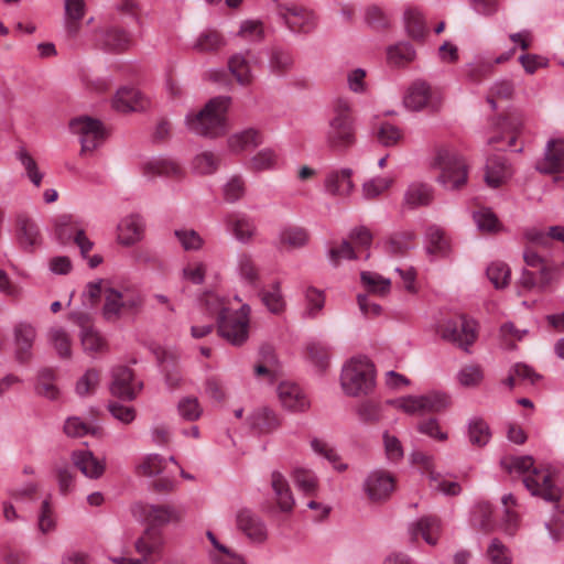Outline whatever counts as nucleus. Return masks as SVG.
Here are the masks:
<instances>
[{
  "label": "nucleus",
  "instance_id": "nucleus-1",
  "mask_svg": "<svg viewBox=\"0 0 564 564\" xmlns=\"http://www.w3.org/2000/svg\"><path fill=\"white\" fill-rule=\"evenodd\" d=\"M231 97L212 98L199 111L188 113L185 118L187 129L200 137L219 138L228 132L227 111Z\"/></svg>",
  "mask_w": 564,
  "mask_h": 564
},
{
  "label": "nucleus",
  "instance_id": "nucleus-2",
  "mask_svg": "<svg viewBox=\"0 0 564 564\" xmlns=\"http://www.w3.org/2000/svg\"><path fill=\"white\" fill-rule=\"evenodd\" d=\"M356 143V129L350 113V105L345 99H337L334 116L326 132L327 147L337 153H345Z\"/></svg>",
  "mask_w": 564,
  "mask_h": 564
},
{
  "label": "nucleus",
  "instance_id": "nucleus-3",
  "mask_svg": "<svg viewBox=\"0 0 564 564\" xmlns=\"http://www.w3.org/2000/svg\"><path fill=\"white\" fill-rule=\"evenodd\" d=\"M340 384L347 395L368 394L375 386L372 362L367 357L351 358L343 367Z\"/></svg>",
  "mask_w": 564,
  "mask_h": 564
},
{
  "label": "nucleus",
  "instance_id": "nucleus-4",
  "mask_svg": "<svg viewBox=\"0 0 564 564\" xmlns=\"http://www.w3.org/2000/svg\"><path fill=\"white\" fill-rule=\"evenodd\" d=\"M142 305L141 293L131 286L105 289L102 314L107 321H117L126 313H137Z\"/></svg>",
  "mask_w": 564,
  "mask_h": 564
},
{
  "label": "nucleus",
  "instance_id": "nucleus-5",
  "mask_svg": "<svg viewBox=\"0 0 564 564\" xmlns=\"http://www.w3.org/2000/svg\"><path fill=\"white\" fill-rule=\"evenodd\" d=\"M437 165L441 173L436 180L445 189L457 191L467 184L468 165L462 155L442 152L437 156Z\"/></svg>",
  "mask_w": 564,
  "mask_h": 564
},
{
  "label": "nucleus",
  "instance_id": "nucleus-6",
  "mask_svg": "<svg viewBox=\"0 0 564 564\" xmlns=\"http://www.w3.org/2000/svg\"><path fill=\"white\" fill-rule=\"evenodd\" d=\"M393 403L405 413L414 415L441 412L449 405L451 401L445 393L433 391L423 395L400 398Z\"/></svg>",
  "mask_w": 564,
  "mask_h": 564
},
{
  "label": "nucleus",
  "instance_id": "nucleus-7",
  "mask_svg": "<svg viewBox=\"0 0 564 564\" xmlns=\"http://www.w3.org/2000/svg\"><path fill=\"white\" fill-rule=\"evenodd\" d=\"M523 484L533 496L555 502V508L564 514V491L554 486L550 474L533 469L531 475L523 478Z\"/></svg>",
  "mask_w": 564,
  "mask_h": 564
},
{
  "label": "nucleus",
  "instance_id": "nucleus-8",
  "mask_svg": "<svg viewBox=\"0 0 564 564\" xmlns=\"http://www.w3.org/2000/svg\"><path fill=\"white\" fill-rule=\"evenodd\" d=\"M55 237L62 245L74 242L79 248L83 258H87L94 247V242L70 215H62L56 219Z\"/></svg>",
  "mask_w": 564,
  "mask_h": 564
},
{
  "label": "nucleus",
  "instance_id": "nucleus-9",
  "mask_svg": "<svg viewBox=\"0 0 564 564\" xmlns=\"http://www.w3.org/2000/svg\"><path fill=\"white\" fill-rule=\"evenodd\" d=\"M70 129L80 138V154L97 149L106 138V131L100 120L90 117H78L70 121Z\"/></svg>",
  "mask_w": 564,
  "mask_h": 564
},
{
  "label": "nucleus",
  "instance_id": "nucleus-10",
  "mask_svg": "<svg viewBox=\"0 0 564 564\" xmlns=\"http://www.w3.org/2000/svg\"><path fill=\"white\" fill-rule=\"evenodd\" d=\"M441 336L467 351L477 338L476 324L465 316L448 319L441 328Z\"/></svg>",
  "mask_w": 564,
  "mask_h": 564
},
{
  "label": "nucleus",
  "instance_id": "nucleus-11",
  "mask_svg": "<svg viewBox=\"0 0 564 564\" xmlns=\"http://www.w3.org/2000/svg\"><path fill=\"white\" fill-rule=\"evenodd\" d=\"M236 529L252 543H263L268 539V529L263 519L252 509L242 507L235 514Z\"/></svg>",
  "mask_w": 564,
  "mask_h": 564
},
{
  "label": "nucleus",
  "instance_id": "nucleus-12",
  "mask_svg": "<svg viewBox=\"0 0 564 564\" xmlns=\"http://www.w3.org/2000/svg\"><path fill=\"white\" fill-rule=\"evenodd\" d=\"M276 14L293 33H310L316 26L313 12L303 7L276 3Z\"/></svg>",
  "mask_w": 564,
  "mask_h": 564
},
{
  "label": "nucleus",
  "instance_id": "nucleus-13",
  "mask_svg": "<svg viewBox=\"0 0 564 564\" xmlns=\"http://www.w3.org/2000/svg\"><path fill=\"white\" fill-rule=\"evenodd\" d=\"M524 124V118L522 113L518 111H511L503 116H499L492 122V128L497 134L488 139V144L495 145L505 139V135H510L508 140V147H513L517 137L521 133Z\"/></svg>",
  "mask_w": 564,
  "mask_h": 564
},
{
  "label": "nucleus",
  "instance_id": "nucleus-14",
  "mask_svg": "<svg viewBox=\"0 0 564 564\" xmlns=\"http://www.w3.org/2000/svg\"><path fill=\"white\" fill-rule=\"evenodd\" d=\"M364 490L372 502L383 501L394 490V478L386 470H373L366 477Z\"/></svg>",
  "mask_w": 564,
  "mask_h": 564
},
{
  "label": "nucleus",
  "instance_id": "nucleus-15",
  "mask_svg": "<svg viewBox=\"0 0 564 564\" xmlns=\"http://www.w3.org/2000/svg\"><path fill=\"white\" fill-rule=\"evenodd\" d=\"M141 389L142 382L135 381L130 368L120 366L112 370L110 384L112 395L123 400H133Z\"/></svg>",
  "mask_w": 564,
  "mask_h": 564
},
{
  "label": "nucleus",
  "instance_id": "nucleus-16",
  "mask_svg": "<svg viewBox=\"0 0 564 564\" xmlns=\"http://www.w3.org/2000/svg\"><path fill=\"white\" fill-rule=\"evenodd\" d=\"M404 106L413 111H420L429 108L431 111H438L441 101L432 97L431 87L423 80L414 82L408 89L404 99Z\"/></svg>",
  "mask_w": 564,
  "mask_h": 564
},
{
  "label": "nucleus",
  "instance_id": "nucleus-17",
  "mask_svg": "<svg viewBox=\"0 0 564 564\" xmlns=\"http://www.w3.org/2000/svg\"><path fill=\"white\" fill-rule=\"evenodd\" d=\"M542 174H557L564 171V139H550L546 142L543 158L535 164Z\"/></svg>",
  "mask_w": 564,
  "mask_h": 564
},
{
  "label": "nucleus",
  "instance_id": "nucleus-18",
  "mask_svg": "<svg viewBox=\"0 0 564 564\" xmlns=\"http://www.w3.org/2000/svg\"><path fill=\"white\" fill-rule=\"evenodd\" d=\"M14 334V357L19 364L31 361L33 354L32 347L36 338V329L26 322L18 323L13 329Z\"/></svg>",
  "mask_w": 564,
  "mask_h": 564
},
{
  "label": "nucleus",
  "instance_id": "nucleus-19",
  "mask_svg": "<svg viewBox=\"0 0 564 564\" xmlns=\"http://www.w3.org/2000/svg\"><path fill=\"white\" fill-rule=\"evenodd\" d=\"M258 61V56L252 51L246 50L229 57L228 68L239 85L249 86L253 82L252 64Z\"/></svg>",
  "mask_w": 564,
  "mask_h": 564
},
{
  "label": "nucleus",
  "instance_id": "nucleus-20",
  "mask_svg": "<svg viewBox=\"0 0 564 564\" xmlns=\"http://www.w3.org/2000/svg\"><path fill=\"white\" fill-rule=\"evenodd\" d=\"M218 334L228 343L235 346L242 345L249 334V326L230 314H221L218 319Z\"/></svg>",
  "mask_w": 564,
  "mask_h": 564
},
{
  "label": "nucleus",
  "instance_id": "nucleus-21",
  "mask_svg": "<svg viewBox=\"0 0 564 564\" xmlns=\"http://www.w3.org/2000/svg\"><path fill=\"white\" fill-rule=\"evenodd\" d=\"M512 166L500 154L490 155L485 166V182L491 188H498L512 176Z\"/></svg>",
  "mask_w": 564,
  "mask_h": 564
},
{
  "label": "nucleus",
  "instance_id": "nucleus-22",
  "mask_svg": "<svg viewBox=\"0 0 564 564\" xmlns=\"http://www.w3.org/2000/svg\"><path fill=\"white\" fill-rule=\"evenodd\" d=\"M17 240L24 251L33 252L42 243L37 224L26 216H19L17 220Z\"/></svg>",
  "mask_w": 564,
  "mask_h": 564
},
{
  "label": "nucleus",
  "instance_id": "nucleus-23",
  "mask_svg": "<svg viewBox=\"0 0 564 564\" xmlns=\"http://www.w3.org/2000/svg\"><path fill=\"white\" fill-rule=\"evenodd\" d=\"M141 510L142 516L151 524L150 528L162 527L183 519V512L170 505H144L141 506Z\"/></svg>",
  "mask_w": 564,
  "mask_h": 564
},
{
  "label": "nucleus",
  "instance_id": "nucleus-24",
  "mask_svg": "<svg viewBox=\"0 0 564 564\" xmlns=\"http://www.w3.org/2000/svg\"><path fill=\"white\" fill-rule=\"evenodd\" d=\"M98 43L106 52L122 53L131 46L132 37L119 26H109L100 33Z\"/></svg>",
  "mask_w": 564,
  "mask_h": 564
},
{
  "label": "nucleus",
  "instance_id": "nucleus-25",
  "mask_svg": "<svg viewBox=\"0 0 564 564\" xmlns=\"http://www.w3.org/2000/svg\"><path fill=\"white\" fill-rule=\"evenodd\" d=\"M278 395L282 405L293 412H303L308 409L310 402L301 388L294 383L282 382L278 387Z\"/></svg>",
  "mask_w": 564,
  "mask_h": 564
},
{
  "label": "nucleus",
  "instance_id": "nucleus-26",
  "mask_svg": "<svg viewBox=\"0 0 564 564\" xmlns=\"http://www.w3.org/2000/svg\"><path fill=\"white\" fill-rule=\"evenodd\" d=\"M432 200V186L426 183L413 182L404 192L402 207L406 209H415L430 205Z\"/></svg>",
  "mask_w": 564,
  "mask_h": 564
},
{
  "label": "nucleus",
  "instance_id": "nucleus-27",
  "mask_svg": "<svg viewBox=\"0 0 564 564\" xmlns=\"http://www.w3.org/2000/svg\"><path fill=\"white\" fill-rule=\"evenodd\" d=\"M72 460L75 467L88 478L98 479L105 473V463L96 458L90 451H74Z\"/></svg>",
  "mask_w": 564,
  "mask_h": 564
},
{
  "label": "nucleus",
  "instance_id": "nucleus-28",
  "mask_svg": "<svg viewBox=\"0 0 564 564\" xmlns=\"http://www.w3.org/2000/svg\"><path fill=\"white\" fill-rule=\"evenodd\" d=\"M144 221L139 215H129L118 225V240L121 245L131 246L143 236Z\"/></svg>",
  "mask_w": 564,
  "mask_h": 564
},
{
  "label": "nucleus",
  "instance_id": "nucleus-29",
  "mask_svg": "<svg viewBox=\"0 0 564 564\" xmlns=\"http://www.w3.org/2000/svg\"><path fill=\"white\" fill-rule=\"evenodd\" d=\"M271 487L275 494L276 503L282 512H291L295 505L292 491L285 477L278 470L271 474Z\"/></svg>",
  "mask_w": 564,
  "mask_h": 564
},
{
  "label": "nucleus",
  "instance_id": "nucleus-30",
  "mask_svg": "<svg viewBox=\"0 0 564 564\" xmlns=\"http://www.w3.org/2000/svg\"><path fill=\"white\" fill-rule=\"evenodd\" d=\"M147 104L142 95L134 88L119 89L113 99V107L122 112L143 110Z\"/></svg>",
  "mask_w": 564,
  "mask_h": 564
},
{
  "label": "nucleus",
  "instance_id": "nucleus-31",
  "mask_svg": "<svg viewBox=\"0 0 564 564\" xmlns=\"http://www.w3.org/2000/svg\"><path fill=\"white\" fill-rule=\"evenodd\" d=\"M352 171L350 169H343L329 173L325 181V186L332 195H348L354 188L351 181Z\"/></svg>",
  "mask_w": 564,
  "mask_h": 564
},
{
  "label": "nucleus",
  "instance_id": "nucleus-32",
  "mask_svg": "<svg viewBox=\"0 0 564 564\" xmlns=\"http://www.w3.org/2000/svg\"><path fill=\"white\" fill-rule=\"evenodd\" d=\"M438 531L440 520L432 516L423 517L410 527L412 540H416L421 535L430 545L436 544Z\"/></svg>",
  "mask_w": 564,
  "mask_h": 564
},
{
  "label": "nucleus",
  "instance_id": "nucleus-33",
  "mask_svg": "<svg viewBox=\"0 0 564 564\" xmlns=\"http://www.w3.org/2000/svg\"><path fill=\"white\" fill-rule=\"evenodd\" d=\"M226 223L237 240L248 242L252 238L256 227L248 216L232 214L227 217Z\"/></svg>",
  "mask_w": 564,
  "mask_h": 564
},
{
  "label": "nucleus",
  "instance_id": "nucleus-34",
  "mask_svg": "<svg viewBox=\"0 0 564 564\" xmlns=\"http://www.w3.org/2000/svg\"><path fill=\"white\" fill-rule=\"evenodd\" d=\"M162 535L156 528H148L143 534L135 541V551L144 556V560L156 552L162 546Z\"/></svg>",
  "mask_w": 564,
  "mask_h": 564
},
{
  "label": "nucleus",
  "instance_id": "nucleus-35",
  "mask_svg": "<svg viewBox=\"0 0 564 564\" xmlns=\"http://www.w3.org/2000/svg\"><path fill=\"white\" fill-rule=\"evenodd\" d=\"M403 21L408 35L415 40L421 41L424 39L427 29L425 19L421 11L417 9L409 8L404 11Z\"/></svg>",
  "mask_w": 564,
  "mask_h": 564
},
{
  "label": "nucleus",
  "instance_id": "nucleus-36",
  "mask_svg": "<svg viewBox=\"0 0 564 564\" xmlns=\"http://www.w3.org/2000/svg\"><path fill=\"white\" fill-rule=\"evenodd\" d=\"M262 143V135L259 130L249 128L239 133H235L228 139V147L232 152H241L249 148L258 147Z\"/></svg>",
  "mask_w": 564,
  "mask_h": 564
},
{
  "label": "nucleus",
  "instance_id": "nucleus-37",
  "mask_svg": "<svg viewBox=\"0 0 564 564\" xmlns=\"http://www.w3.org/2000/svg\"><path fill=\"white\" fill-rule=\"evenodd\" d=\"M415 58V50L409 42H400L387 48V59L390 65L402 67Z\"/></svg>",
  "mask_w": 564,
  "mask_h": 564
},
{
  "label": "nucleus",
  "instance_id": "nucleus-38",
  "mask_svg": "<svg viewBox=\"0 0 564 564\" xmlns=\"http://www.w3.org/2000/svg\"><path fill=\"white\" fill-rule=\"evenodd\" d=\"M248 421L250 427L259 433H269L280 425L279 419L274 412L269 409H261L253 412Z\"/></svg>",
  "mask_w": 564,
  "mask_h": 564
},
{
  "label": "nucleus",
  "instance_id": "nucleus-39",
  "mask_svg": "<svg viewBox=\"0 0 564 564\" xmlns=\"http://www.w3.org/2000/svg\"><path fill=\"white\" fill-rule=\"evenodd\" d=\"M47 339L61 358H70L72 339L69 334L63 327H51L47 332Z\"/></svg>",
  "mask_w": 564,
  "mask_h": 564
},
{
  "label": "nucleus",
  "instance_id": "nucleus-40",
  "mask_svg": "<svg viewBox=\"0 0 564 564\" xmlns=\"http://www.w3.org/2000/svg\"><path fill=\"white\" fill-rule=\"evenodd\" d=\"M491 437L489 425L481 417H473L468 422V438L475 446H485Z\"/></svg>",
  "mask_w": 564,
  "mask_h": 564
},
{
  "label": "nucleus",
  "instance_id": "nucleus-41",
  "mask_svg": "<svg viewBox=\"0 0 564 564\" xmlns=\"http://www.w3.org/2000/svg\"><path fill=\"white\" fill-rule=\"evenodd\" d=\"M80 341L85 352L89 355L101 354L107 349L104 337L93 327L80 330Z\"/></svg>",
  "mask_w": 564,
  "mask_h": 564
},
{
  "label": "nucleus",
  "instance_id": "nucleus-42",
  "mask_svg": "<svg viewBox=\"0 0 564 564\" xmlns=\"http://www.w3.org/2000/svg\"><path fill=\"white\" fill-rule=\"evenodd\" d=\"M486 274L496 289H505L510 282L511 270L507 263L494 261L488 265Z\"/></svg>",
  "mask_w": 564,
  "mask_h": 564
},
{
  "label": "nucleus",
  "instance_id": "nucleus-43",
  "mask_svg": "<svg viewBox=\"0 0 564 564\" xmlns=\"http://www.w3.org/2000/svg\"><path fill=\"white\" fill-rule=\"evenodd\" d=\"M474 523L485 533L495 531L496 522L492 520V507L489 502H478L474 509Z\"/></svg>",
  "mask_w": 564,
  "mask_h": 564
},
{
  "label": "nucleus",
  "instance_id": "nucleus-44",
  "mask_svg": "<svg viewBox=\"0 0 564 564\" xmlns=\"http://www.w3.org/2000/svg\"><path fill=\"white\" fill-rule=\"evenodd\" d=\"M293 66L292 55L281 48H273L270 58L269 67L272 74L276 76L285 75Z\"/></svg>",
  "mask_w": 564,
  "mask_h": 564
},
{
  "label": "nucleus",
  "instance_id": "nucleus-45",
  "mask_svg": "<svg viewBox=\"0 0 564 564\" xmlns=\"http://www.w3.org/2000/svg\"><path fill=\"white\" fill-rule=\"evenodd\" d=\"M17 159L20 161L21 165L24 167L28 178L32 182V184L39 187L43 180V173L39 170L35 160L31 156V154L26 151L25 148H20L15 153Z\"/></svg>",
  "mask_w": 564,
  "mask_h": 564
},
{
  "label": "nucleus",
  "instance_id": "nucleus-46",
  "mask_svg": "<svg viewBox=\"0 0 564 564\" xmlns=\"http://www.w3.org/2000/svg\"><path fill=\"white\" fill-rule=\"evenodd\" d=\"M280 240L282 245H285L289 248H302L308 241V234L306 229L302 227L290 226L280 232Z\"/></svg>",
  "mask_w": 564,
  "mask_h": 564
},
{
  "label": "nucleus",
  "instance_id": "nucleus-47",
  "mask_svg": "<svg viewBox=\"0 0 564 564\" xmlns=\"http://www.w3.org/2000/svg\"><path fill=\"white\" fill-rule=\"evenodd\" d=\"M427 247L430 254L444 256L447 252V240L444 232L437 226H430L426 231Z\"/></svg>",
  "mask_w": 564,
  "mask_h": 564
},
{
  "label": "nucleus",
  "instance_id": "nucleus-48",
  "mask_svg": "<svg viewBox=\"0 0 564 564\" xmlns=\"http://www.w3.org/2000/svg\"><path fill=\"white\" fill-rule=\"evenodd\" d=\"M306 310L304 316L307 318H316L325 305L324 292L308 286L305 291Z\"/></svg>",
  "mask_w": 564,
  "mask_h": 564
},
{
  "label": "nucleus",
  "instance_id": "nucleus-49",
  "mask_svg": "<svg viewBox=\"0 0 564 564\" xmlns=\"http://www.w3.org/2000/svg\"><path fill=\"white\" fill-rule=\"evenodd\" d=\"M260 295L262 303L271 313L279 314L284 311L285 302L279 282H275L270 290L261 291Z\"/></svg>",
  "mask_w": 564,
  "mask_h": 564
},
{
  "label": "nucleus",
  "instance_id": "nucleus-50",
  "mask_svg": "<svg viewBox=\"0 0 564 564\" xmlns=\"http://www.w3.org/2000/svg\"><path fill=\"white\" fill-rule=\"evenodd\" d=\"M375 137L381 145L394 147L403 139V132L390 122H382Z\"/></svg>",
  "mask_w": 564,
  "mask_h": 564
},
{
  "label": "nucleus",
  "instance_id": "nucleus-51",
  "mask_svg": "<svg viewBox=\"0 0 564 564\" xmlns=\"http://www.w3.org/2000/svg\"><path fill=\"white\" fill-rule=\"evenodd\" d=\"M360 279L367 290L371 293L384 295L390 291V280L384 279L377 273L364 271L361 272Z\"/></svg>",
  "mask_w": 564,
  "mask_h": 564
},
{
  "label": "nucleus",
  "instance_id": "nucleus-52",
  "mask_svg": "<svg viewBox=\"0 0 564 564\" xmlns=\"http://www.w3.org/2000/svg\"><path fill=\"white\" fill-rule=\"evenodd\" d=\"M145 171L160 176H177L181 173V167L173 160L155 159L145 165Z\"/></svg>",
  "mask_w": 564,
  "mask_h": 564
},
{
  "label": "nucleus",
  "instance_id": "nucleus-53",
  "mask_svg": "<svg viewBox=\"0 0 564 564\" xmlns=\"http://www.w3.org/2000/svg\"><path fill=\"white\" fill-rule=\"evenodd\" d=\"M486 554L491 564L512 563V556L509 549L497 538L490 541Z\"/></svg>",
  "mask_w": 564,
  "mask_h": 564
},
{
  "label": "nucleus",
  "instance_id": "nucleus-54",
  "mask_svg": "<svg viewBox=\"0 0 564 564\" xmlns=\"http://www.w3.org/2000/svg\"><path fill=\"white\" fill-rule=\"evenodd\" d=\"M293 480L305 495H313L317 489V477L308 469L296 468L293 473Z\"/></svg>",
  "mask_w": 564,
  "mask_h": 564
},
{
  "label": "nucleus",
  "instance_id": "nucleus-55",
  "mask_svg": "<svg viewBox=\"0 0 564 564\" xmlns=\"http://www.w3.org/2000/svg\"><path fill=\"white\" fill-rule=\"evenodd\" d=\"M494 72V64L490 61H477L466 65L465 75L471 83L479 84L489 77Z\"/></svg>",
  "mask_w": 564,
  "mask_h": 564
},
{
  "label": "nucleus",
  "instance_id": "nucleus-56",
  "mask_svg": "<svg viewBox=\"0 0 564 564\" xmlns=\"http://www.w3.org/2000/svg\"><path fill=\"white\" fill-rule=\"evenodd\" d=\"M414 238L415 235L413 232L393 235L387 243V250L394 256H402L413 248L412 241Z\"/></svg>",
  "mask_w": 564,
  "mask_h": 564
},
{
  "label": "nucleus",
  "instance_id": "nucleus-57",
  "mask_svg": "<svg viewBox=\"0 0 564 564\" xmlns=\"http://www.w3.org/2000/svg\"><path fill=\"white\" fill-rule=\"evenodd\" d=\"M365 21L368 26L376 31H384L390 26L388 15L378 6H370L366 9Z\"/></svg>",
  "mask_w": 564,
  "mask_h": 564
},
{
  "label": "nucleus",
  "instance_id": "nucleus-58",
  "mask_svg": "<svg viewBox=\"0 0 564 564\" xmlns=\"http://www.w3.org/2000/svg\"><path fill=\"white\" fill-rule=\"evenodd\" d=\"M430 486L434 490L451 497L458 496L462 491V487L458 482L445 480L441 474L434 470L430 471Z\"/></svg>",
  "mask_w": 564,
  "mask_h": 564
},
{
  "label": "nucleus",
  "instance_id": "nucleus-59",
  "mask_svg": "<svg viewBox=\"0 0 564 564\" xmlns=\"http://www.w3.org/2000/svg\"><path fill=\"white\" fill-rule=\"evenodd\" d=\"M174 236L186 251H197L204 245L203 238L194 229H176Z\"/></svg>",
  "mask_w": 564,
  "mask_h": 564
},
{
  "label": "nucleus",
  "instance_id": "nucleus-60",
  "mask_svg": "<svg viewBox=\"0 0 564 564\" xmlns=\"http://www.w3.org/2000/svg\"><path fill=\"white\" fill-rule=\"evenodd\" d=\"M165 468V459L159 454H149L138 466V473L152 477L162 473Z\"/></svg>",
  "mask_w": 564,
  "mask_h": 564
},
{
  "label": "nucleus",
  "instance_id": "nucleus-61",
  "mask_svg": "<svg viewBox=\"0 0 564 564\" xmlns=\"http://www.w3.org/2000/svg\"><path fill=\"white\" fill-rule=\"evenodd\" d=\"M307 352L312 362L321 370L328 367L330 351L329 347L322 343H311L307 346Z\"/></svg>",
  "mask_w": 564,
  "mask_h": 564
},
{
  "label": "nucleus",
  "instance_id": "nucleus-62",
  "mask_svg": "<svg viewBox=\"0 0 564 564\" xmlns=\"http://www.w3.org/2000/svg\"><path fill=\"white\" fill-rule=\"evenodd\" d=\"M55 375L52 369L45 368L39 372V383L36 387L37 393L48 399H55L57 397V388L54 386Z\"/></svg>",
  "mask_w": 564,
  "mask_h": 564
},
{
  "label": "nucleus",
  "instance_id": "nucleus-63",
  "mask_svg": "<svg viewBox=\"0 0 564 564\" xmlns=\"http://www.w3.org/2000/svg\"><path fill=\"white\" fill-rule=\"evenodd\" d=\"M246 184L241 176L234 175L224 186V197L229 203H235L243 197Z\"/></svg>",
  "mask_w": 564,
  "mask_h": 564
},
{
  "label": "nucleus",
  "instance_id": "nucleus-64",
  "mask_svg": "<svg viewBox=\"0 0 564 564\" xmlns=\"http://www.w3.org/2000/svg\"><path fill=\"white\" fill-rule=\"evenodd\" d=\"M221 45V36L216 31H206L198 36L194 48L198 52H212L218 50Z\"/></svg>",
  "mask_w": 564,
  "mask_h": 564
}]
</instances>
